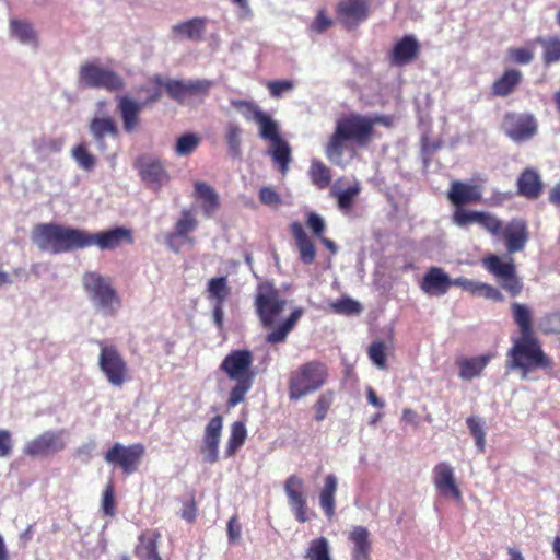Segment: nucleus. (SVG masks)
<instances>
[{
    "label": "nucleus",
    "mask_w": 560,
    "mask_h": 560,
    "mask_svg": "<svg viewBox=\"0 0 560 560\" xmlns=\"http://www.w3.org/2000/svg\"><path fill=\"white\" fill-rule=\"evenodd\" d=\"M32 240L39 249L52 254L69 253L91 246H96L100 250H114L125 243L133 242L131 231L124 226L91 233L55 223L36 225Z\"/></svg>",
    "instance_id": "f257e3e1"
},
{
    "label": "nucleus",
    "mask_w": 560,
    "mask_h": 560,
    "mask_svg": "<svg viewBox=\"0 0 560 560\" xmlns=\"http://www.w3.org/2000/svg\"><path fill=\"white\" fill-rule=\"evenodd\" d=\"M82 288L94 310L103 316H115L121 308L122 299L110 277L98 271H85Z\"/></svg>",
    "instance_id": "f03ea898"
},
{
    "label": "nucleus",
    "mask_w": 560,
    "mask_h": 560,
    "mask_svg": "<svg viewBox=\"0 0 560 560\" xmlns=\"http://www.w3.org/2000/svg\"><path fill=\"white\" fill-rule=\"evenodd\" d=\"M253 353L249 350H235L230 352L222 361L220 369L236 382L231 389L228 405L235 407L244 400L245 395L252 388L255 373L250 371Z\"/></svg>",
    "instance_id": "7ed1b4c3"
},
{
    "label": "nucleus",
    "mask_w": 560,
    "mask_h": 560,
    "mask_svg": "<svg viewBox=\"0 0 560 560\" xmlns=\"http://www.w3.org/2000/svg\"><path fill=\"white\" fill-rule=\"evenodd\" d=\"M508 357L506 368L521 370L523 378H526L528 373L535 369H546L552 365L551 360L544 353L538 340L533 335L516 338Z\"/></svg>",
    "instance_id": "20e7f679"
},
{
    "label": "nucleus",
    "mask_w": 560,
    "mask_h": 560,
    "mask_svg": "<svg viewBox=\"0 0 560 560\" xmlns=\"http://www.w3.org/2000/svg\"><path fill=\"white\" fill-rule=\"evenodd\" d=\"M328 378L324 362L313 360L300 365L289 378L288 392L291 400H299L322 388Z\"/></svg>",
    "instance_id": "39448f33"
},
{
    "label": "nucleus",
    "mask_w": 560,
    "mask_h": 560,
    "mask_svg": "<svg viewBox=\"0 0 560 560\" xmlns=\"http://www.w3.org/2000/svg\"><path fill=\"white\" fill-rule=\"evenodd\" d=\"M79 84L85 89H103L118 92L124 89L122 77L98 61H88L80 66L78 71Z\"/></svg>",
    "instance_id": "423d86ee"
},
{
    "label": "nucleus",
    "mask_w": 560,
    "mask_h": 560,
    "mask_svg": "<svg viewBox=\"0 0 560 560\" xmlns=\"http://www.w3.org/2000/svg\"><path fill=\"white\" fill-rule=\"evenodd\" d=\"M287 305L279 291L270 283H261L257 288L255 307L261 325L271 328Z\"/></svg>",
    "instance_id": "0eeeda50"
},
{
    "label": "nucleus",
    "mask_w": 560,
    "mask_h": 560,
    "mask_svg": "<svg viewBox=\"0 0 560 560\" xmlns=\"http://www.w3.org/2000/svg\"><path fill=\"white\" fill-rule=\"evenodd\" d=\"M98 368L107 382L114 387H121L128 378V365L118 349L103 341L98 342Z\"/></svg>",
    "instance_id": "6e6552de"
},
{
    "label": "nucleus",
    "mask_w": 560,
    "mask_h": 560,
    "mask_svg": "<svg viewBox=\"0 0 560 560\" xmlns=\"http://www.w3.org/2000/svg\"><path fill=\"white\" fill-rule=\"evenodd\" d=\"M381 117H369L358 114H351L337 121L336 131L338 136H342L348 141H353L359 145H364L369 142L373 127Z\"/></svg>",
    "instance_id": "1a4fd4ad"
},
{
    "label": "nucleus",
    "mask_w": 560,
    "mask_h": 560,
    "mask_svg": "<svg viewBox=\"0 0 560 560\" xmlns=\"http://www.w3.org/2000/svg\"><path fill=\"white\" fill-rule=\"evenodd\" d=\"M501 129L512 141L521 143L536 136L538 122L533 114L509 112L503 116Z\"/></svg>",
    "instance_id": "9d476101"
},
{
    "label": "nucleus",
    "mask_w": 560,
    "mask_h": 560,
    "mask_svg": "<svg viewBox=\"0 0 560 560\" xmlns=\"http://www.w3.org/2000/svg\"><path fill=\"white\" fill-rule=\"evenodd\" d=\"M483 266L511 295L515 296L521 293L523 283L516 276V268L512 259L504 261L501 257L491 255L483 260Z\"/></svg>",
    "instance_id": "9b49d317"
},
{
    "label": "nucleus",
    "mask_w": 560,
    "mask_h": 560,
    "mask_svg": "<svg viewBox=\"0 0 560 560\" xmlns=\"http://www.w3.org/2000/svg\"><path fill=\"white\" fill-rule=\"evenodd\" d=\"M144 446L140 443L122 445L115 443L105 454L107 464L118 466L127 475L135 472L144 454Z\"/></svg>",
    "instance_id": "f8f14e48"
},
{
    "label": "nucleus",
    "mask_w": 560,
    "mask_h": 560,
    "mask_svg": "<svg viewBox=\"0 0 560 560\" xmlns=\"http://www.w3.org/2000/svg\"><path fill=\"white\" fill-rule=\"evenodd\" d=\"M66 447L63 431H45L28 441L23 453L31 457H46L62 451Z\"/></svg>",
    "instance_id": "ddd939ff"
},
{
    "label": "nucleus",
    "mask_w": 560,
    "mask_h": 560,
    "mask_svg": "<svg viewBox=\"0 0 560 560\" xmlns=\"http://www.w3.org/2000/svg\"><path fill=\"white\" fill-rule=\"evenodd\" d=\"M303 488L304 480L296 475L289 476L284 482L288 504L296 521L300 523H306L310 520L307 515V501Z\"/></svg>",
    "instance_id": "4468645a"
},
{
    "label": "nucleus",
    "mask_w": 560,
    "mask_h": 560,
    "mask_svg": "<svg viewBox=\"0 0 560 560\" xmlns=\"http://www.w3.org/2000/svg\"><path fill=\"white\" fill-rule=\"evenodd\" d=\"M223 428L221 416H214L205 428V433L200 444V454L202 460L207 464H214L219 460V444Z\"/></svg>",
    "instance_id": "2eb2a0df"
},
{
    "label": "nucleus",
    "mask_w": 560,
    "mask_h": 560,
    "mask_svg": "<svg viewBox=\"0 0 560 560\" xmlns=\"http://www.w3.org/2000/svg\"><path fill=\"white\" fill-rule=\"evenodd\" d=\"M136 167L142 180L154 190H159L170 179L163 164L155 158L141 156L137 160Z\"/></svg>",
    "instance_id": "dca6fc26"
},
{
    "label": "nucleus",
    "mask_w": 560,
    "mask_h": 560,
    "mask_svg": "<svg viewBox=\"0 0 560 560\" xmlns=\"http://www.w3.org/2000/svg\"><path fill=\"white\" fill-rule=\"evenodd\" d=\"M369 16L366 0H341L337 7V20L347 28L357 27Z\"/></svg>",
    "instance_id": "f3484780"
},
{
    "label": "nucleus",
    "mask_w": 560,
    "mask_h": 560,
    "mask_svg": "<svg viewBox=\"0 0 560 560\" xmlns=\"http://www.w3.org/2000/svg\"><path fill=\"white\" fill-rule=\"evenodd\" d=\"M433 483L438 492L443 497H452L456 501L462 500V492L456 486L454 469L447 463H439L433 468Z\"/></svg>",
    "instance_id": "a211bd4d"
},
{
    "label": "nucleus",
    "mask_w": 560,
    "mask_h": 560,
    "mask_svg": "<svg viewBox=\"0 0 560 560\" xmlns=\"http://www.w3.org/2000/svg\"><path fill=\"white\" fill-rule=\"evenodd\" d=\"M452 287V278L440 267H430L420 283L421 290L431 296H442Z\"/></svg>",
    "instance_id": "6ab92c4d"
},
{
    "label": "nucleus",
    "mask_w": 560,
    "mask_h": 560,
    "mask_svg": "<svg viewBox=\"0 0 560 560\" xmlns=\"http://www.w3.org/2000/svg\"><path fill=\"white\" fill-rule=\"evenodd\" d=\"M420 51V44L413 35H405L398 40L390 51V63L405 66L413 61Z\"/></svg>",
    "instance_id": "aec40b11"
},
{
    "label": "nucleus",
    "mask_w": 560,
    "mask_h": 560,
    "mask_svg": "<svg viewBox=\"0 0 560 560\" xmlns=\"http://www.w3.org/2000/svg\"><path fill=\"white\" fill-rule=\"evenodd\" d=\"M503 237L509 254L523 250L528 241L525 221L521 219L510 221L503 230Z\"/></svg>",
    "instance_id": "412c9836"
},
{
    "label": "nucleus",
    "mask_w": 560,
    "mask_h": 560,
    "mask_svg": "<svg viewBox=\"0 0 560 560\" xmlns=\"http://www.w3.org/2000/svg\"><path fill=\"white\" fill-rule=\"evenodd\" d=\"M207 20L205 18H194L177 24L171 28V35L174 40L199 42L206 32Z\"/></svg>",
    "instance_id": "4be33fe9"
},
{
    "label": "nucleus",
    "mask_w": 560,
    "mask_h": 560,
    "mask_svg": "<svg viewBox=\"0 0 560 560\" xmlns=\"http://www.w3.org/2000/svg\"><path fill=\"white\" fill-rule=\"evenodd\" d=\"M89 128L97 149L102 152L107 150L106 137L116 139L119 133L118 127L112 117H94Z\"/></svg>",
    "instance_id": "5701e85b"
},
{
    "label": "nucleus",
    "mask_w": 560,
    "mask_h": 560,
    "mask_svg": "<svg viewBox=\"0 0 560 560\" xmlns=\"http://www.w3.org/2000/svg\"><path fill=\"white\" fill-rule=\"evenodd\" d=\"M447 195L450 201L456 207L480 201L482 197L480 188L477 185H471L459 180H454L451 184V188Z\"/></svg>",
    "instance_id": "b1692460"
},
{
    "label": "nucleus",
    "mask_w": 560,
    "mask_h": 560,
    "mask_svg": "<svg viewBox=\"0 0 560 560\" xmlns=\"http://www.w3.org/2000/svg\"><path fill=\"white\" fill-rule=\"evenodd\" d=\"M9 34L11 38L22 45L38 47V34L34 25L27 20L11 19L9 22Z\"/></svg>",
    "instance_id": "393cba45"
},
{
    "label": "nucleus",
    "mask_w": 560,
    "mask_h": 560,
    "mask_svg": "<svg viewBox=\"0 0 560 560\" xmlns=\"http://www.w3.org/2000/svg\"><path fill=\"white\" fill-rule=\"evenodd\" d=\"M352 542V560H371L372 542L370 532L364 526H354L349 534Z\"/></svg>",
    "instance_id": "a878e982"
},
{
    "label": "nucleus",
    "mask_w": 560,
    "mask_h": 560,
    "mask_svg": "<svg viewBox=\"0 0 560 560\" xmlns=\"http://www.w3.org/2000/svg\"><path fill=\"white\" fill-rule=\"evenodd\" d=\"M161 534L155 529H149L143 532L138 539V544L135 548V555L140 560H162L158 552L159 540Z\"/></svg>",
    "instance_id": "bb28decb"
},
{
    "label": "nucleus",
    "mask_w": 560,
    "mask_h": 560,
    "mask_svg": "<svg viewBox=\"0 0 560 560\" xmlns=\"http://www.w3.org/2000/svg\"><path fill=\"white\" fill-rule=\"evenodd\" d=\"M338 488V478L334 474H328L324 478V485L319 491V506L328 520L335 516L336 492Z\"/></svg>",
    "instance_id": "cd10ccee"
},
{
    "label": "nucleus",
    "mask_w": 560,
    "mask_h": 560,
    "mask_svg": "<svg viewBox=\"0 0 560 560\" xmlns=\"http://www.w3.org/2000/svg\"><path fill=\"white\" fill-rule=\"evenodd\" d=\"M491 358L492 357L490 354H483L474 358H458L456 360V365L459 369L458 376L463 381H471L472 378L480 376L482 371L490 362Z\"/></svg>",
    "instance_id": "c85d7f7f"
},
{
    "label": "nucleus",
    "mask_w": 560,
    "mask_h": 560,
    "mask_svg": "<svg viewBox=\"0 0 560 560\" xmlns=\"http://www.w3.org/2000/svg\"><path fill=\"white\" fill-rule=\"evenodd\" d=\"M195 195L200 200V206L206 218H211L219 208V195L205 182L195 183Z\"/></svg>",
    "instance_id": "c756f323"
},
{
    "label": "nucleus",
    "mask_w": 560,
    "mask_h": 560,
    "mask_svg": "<svg viewBox=\"0 0 560 560\" xmlns=\"http://www.w3.org/2000/svg\"><path fill=\"white\" fill-rule=\"evenodd\" d=\"M290 230L295 238L301 261L306 265L313 264L316 256L315 246L305 233L303 225L300 222H293Z\"/></svg>",
    "instance_id": "7c9ffc66"
},
{
    "label": "nucleus",
    "mask_w": 560,
    "mask_h": 560,
    "mask_svg": "<svg viewBox=\"0 0 560 560\" xmlns=\"http://www.w3.org/2000/svg\"><path fill=\"white\" fill-rule=\"evenodd\" d=\"M145 106V103L137 102L128 96L119 98L118 108L124 121V128L127 132L133 131L138 125V116Z\"/></svg>",
    "instance_id": "2f4dec72"
},
{
    "label": "nucleus",
    "mask_w": 560,
    "mask_h": 560,
    "mask_svg": "<svg viewBox=\"0 0 560 560\" xmlns=\"http://www.w3.org/2000/svg\"><path fill=\"white\" fill-rule=\"evenodd\" d=\"M303 313L304 311L302 307L295 308L284 322L266 335V341L270 345L284 342L299 319L302 317Z\"/></svg>",
    "instance_id": "473e14b6"
},
{
    "label": "nucleus",
    "mask_w": 560,
    "mask_h": 560,
    "mask_svg": "<svg viewBox=\"0 0 560 560\" xmlns=\"http://www.w3.org/2000/svg\"><path fill=\"white\" fill-rule=\"evenodd\" d=\"M518 192L528 199L537 198L542 189L540 176L534 170H525L517 180Z\"/></svg>",
    "instance_id": "72a5a7b5"
},
{
    "label": "nucleus",
    "mask_w": 560,
    "mask_h": 560,
    "mask_svg": "<svg viewBox=\"0 0 560 560\" xmlns=\"http://www.w3.org/2000/svg\"><path fill=\"white\" fill-rule=\"evenodd\" d=\"M347 139L338 136V131H334L326 145V156L335 165L346 166L348 161L345 159V153L348 150Z\"/></svg>",
    "instance_id": "f704fd0d"
},
{
    "label": "nucleus",
    "mask_w": 560,
    "mask_h": 560,
    "mask_svg": "<svg viewBox=\"0 0 560 560\" xmlns=\"http://www.w3.org/2000/svg\"><path fill=\"white\" fill-rule=\"evenodd\" d=\"M267 153L271 156L272 161L279 166L280 172L284 175L289 170V164L292 161L291 148L289 143L282 138L270 143Z\"/></svg>",
    "instance_id": "c9c22d12"
},
{
    "label": "nucleus",
    "mask_w": 560,
    "mask_h": 560,
    "mask_svg": "<svg viewBox=\"0 0 560 560\" xmlns=\"http://www.w3.org/2000/svg\"><path fill=\"white\" fill-rule=\"evenodd\" d=\"M522 73L518 70H506L492 85V93L497 96H508L518 85Z\"/></svg>",
    "instance_id": "e433bc0d"
},
{
    "label": "nucleus",
    "mask_w": 560,
    "mask_h": 560,
    "mask_svg": "<svg viewBox=\"0 0 560 560\" xmlns=\"http://www.w3.org/2000/svg\"><path fill=\"white\" fill-rule=\"evenodd\" d=\"M305 560H334L329 540L324 537L312 539L304 553Z\"/></svg>",
    "instance_id": "4c0bfd02"
},
{
    "label": "nucleus",
    "mask_w": 560,
    "mask_h": 560,
    "mask_svg": "<svg viewBox=\"0 0 560 560\" xmlns=\"http://www.w3.org/2000/svg\"><path fill=\"white\" fill-rule=\"evenodd\" d=\"M151 81L158 86H163L171 98L178 103L184 102L187 95L186 81L164 79L160 74L154 75Z\"/></svg>",
    "instance_id": "58836bf2"
},
{
    "label": "nucleus",
    "mask_w": 560,
    "mask_h": 560,
    "mask_svg": "<svg viewBox=\"0 0 560 560\" xmlns=\"http://www.w3.org/2000/svg\"><path fill=\"white\" fill-rule=\"evenodd\" d=\"M230 294L231 288L228 285L226 277H217L209 280L207 299L212 304H224Z\"/></svg>",
    "instance_id": "ea45409f"
},
{
    "label": "nucleus",
    "mask_w": 560,
    "mask_h": 560,
    "mask_svg": "<svg viewBox=\"0 0 560 560\" xmlns=\"http://www.w3.org/2000/svg\"><path fill=\"white\" fill-rule=\"evenodd\" d=\"M242 128L235 122H229L225 127L224 139L228 145L229 155L233 159L242 156Z\"/></svg>",
    "instance_id": "a19ab883"
},
{
    "label": "nucleus",
    "mask_w": 560,
    "mask_h": 560,
    "mask_svg": "<svg viewBox=\"0 0 560 560\" xmlns=\"http://www.w3.org/2000/svg\"><path fill=\"white\" fill-rule=\"evenodd\" d=\"M256 122L259 125V136L270 143L281 138L279 125L267 113H256Z\"/></svg>",
    "instance_id": "79ce46f5"
},
{
    "label": "nucleus",
    "mask_w": 560,
    "mask_h": 560,
    "mask_svg": "<svg viewBox=\"0 0 560 560\" xmlns=\"http://www.w3.org/2000/svg\"><path fill=\"white\" fill-rule=\"evenodd\" d=\"M512 313L514 322L520 328L521 336L533 335L530 308L525 304L515 302L512 304Z\"/></svg>",
    "instance_id": "37998d69"
},
{
    "label": "nucleus",
    "mask_w": 560,
    "mask_h": 560,
    "mask_svg": "<svg viewBox=\"0 0 560 560\" xmlns=\"http://www.w3.org/2000/svg\"><path fill=\"white\" fill-rule=\"evenodd\" d=\"M312 183L319 189H325L331 182L330 170L319 160H313L308 170Z\"/></svg>",
    "instance_id": "c03bdc74"
},
{
    "label": "nucleus",
    "mask_w": 560,
    "mask_h": 560,
    "mask_svg": "<svg viewBox=\"0 0 560 560\" xmlns=\"http://www.w3.org/2000/svg\"><path fill=\"white\" fill-rule=\"evenodd\" d=\"M246 436L247 430L245 424L241 421H235L231 427L230 438L225 447V456L232 457L244 444Z\"/></svg>",
    "instance_id": "a18cd8bd"
},
{
    "label": "nucleus",
    "mask_w": 560,
    "mask_h": 560,
    "mask_svg": "<svg viewBox=\"0 0 560 560\" xmlns=\"http://www.w3.org/2000/svg\"><path fill=\"white\" fill-rule=\"evenodd\" d=\"M535 43H538L544 48V61L547 65L560 60V38L558 37H537Z\"/></svg>",
    "instance_id": "49530a36"
},
{
    "label": "nucleus",
    "mask_w": 560,
    "mask_h": 560,
    "mask_svg": "<svg viewBox=\"0 0 560 560\" xmlns=\"http://www.w3.org/2000/svg\"><path fill=\"white\" fill-rule=\"evenodd\" d=\"M360 190V184L357 183L346 189L337 190L336 188H332L331 194L337 198L339 209L348 211L352 208Z\"/></svg>",
    "instance_id": "de8ad7c7"
},
{
    "label": "nucleus",
    "mask_w": 560,
    "mask_h": 560,
    "mask_svg": "<svg viewBox=\"0 0 560 560\" xmlns=\"http://www.w3.org/2000/svg\"><path fill=\"white\" fill-rule=\"evenodd\" d=\"M198 226V221L194 217L192 212L188 209L182 211L180 218L175 223L174 232L175 235H179L180 238L187 240L188 234L194 232Z\"/></svg>",
    "instance_id": "09e8293b"
},
{
    "label": "nucleus",
    "mask_w": 560,
    "mask_h": 560,
    "mask_svg": "<svg viewBox=\"0 0 560 560\" xmlns=\"http://www.w3.org/2000/svg\"><path fill=\"white\" fill-rule=\"evenodd\" d=\"M467 427L475 439L476 446L480 453L486 450L485 422L479 417H469L466 420Z\"/></svg>",
    "instance_id": "8fccbe9b"
},
{
    "label": "nucleus",
    "mask_w": 560,
    "mask_h": 560,
    "mask_svg": "<svg viewBox=\"0 0 560 560\" xmlns=\"http://www.w3.org/2000/svg\"><path fill=\"white\" fill-rule=\"evenodd\" d=\"M71 155L78 166L83 171L90 172L96 165V159L91 154L85 144H79L71 150Z\"/></svg>",
    "instance_id": "3c124183"
},
{
    "label": "nucleus",
    "mask_w": 560,
    "mask_h": 560,
    "mask_svg": "<svg viewBox=\"0 0 560 560\" xmlns=\"http://www.w3.org/2000/svg\"><path fill=\"white\" fill-rule=\"evenodd\" d=\"M200 138L195 133L180 136L175 143V153L178 156L190 155L199 145Z\"/></svg>",
    "instance_id": "603ef678"
},
{
    "label": "nucleus",
    "mask_w": 560,
    "mask_h": 560,
    "mask_svg": "<svg viewBox=\"0 0 560 560\" xmlns=\"http://www.w3.org/2000/svg\"><path fill=\"white\" fill-rule=\"evenodd\" d=\"M331 310L336 314L354 315L362 311V306L358 301L351 298H342L330 304Z\"/></svg>",
    "instance_id": "864d4df0"
},
{
    "label": "nucleus",
    "mask_w": 560,
    "mask_h": 560,
    "mask_svg": "<svg viewBox=\"0 0 560 560\" xmlns=\"http://www.w3.org/2000/svg\"><path fill=\"white\" fill-rule=\"evenodd\" d=\"M334 398H335V394L331 390H327V392L323 393L317 398V400L314 405L315 419L317 421H323L326 418L327 412L334 402Z\"/></svg>",
    "instance_id": "5fc2aeb1"
},
{
    "label": "nucleus",
    "mask_w": 560,
    "mask_h": 560,
    "mask_svg": "<svg viewBox=\"0 0 560 560\" xmlns=\"http://www.w3.org/2000/svg\"><path fill=\"white\" fill-rule=\"evenodd\" d=\"M544 334H560V310L546 314L539 324Z\"/></svg>",
    "instance_id": "6e6d98bb"
},
{
    "label": "nucleus",
    "mask_w": 560,
    "mask_h": 560,
    "mask_svg": "<svg viewBox=\"0 0 560 560\" xmlns=\"http://www.w3.org/2000/svg\"><path fill=\"white\" fill-rule=\"evenodd\" d=\"M477 224L489 233L497 235L502 230V222L494 214L480 211Z\"/></svg>",
    "instance_id": "4d7b16f0"
},
{
    "label": "nucleus",
    "mask_w": 560,
    "mask_h": 560,
    "mask_svg": "<svg viewBox=\"0 0 560 560\" xmlns=\"http://www.w3.org/2000/svg\"><path fill=\"white\" fill-rule=\"evenodd\" d=\"M386 346L382 341L373 342L369 347V358L381 370L386 368Z\"/></svg>",
    "instance_id": "13d9d810"
},
{
    "label": "nucleus",
    "mask_w": 560,
    "mask_h": 560,
    "mask_svg": "<svg viewBox=\"0 0 560 560\" xmlns=\"http://www.w3.org/2000/svg\"><path fill=\"white\" fill-rule=\"evenodd\" d=\"M479 213L480 211H468L458 207L453 214V222L460 228L477 224Z\"/></svg>",
    "instance_id": "bf43d9fd"
},
{
    "label": "nucleus",
    "mask_w": 560,
    "mask_h": 560,
    "mask_svg": "<svg viewBox=\"0 0 560 560\" xmlns=\"http://www.w3.org/2000/svg\"><path fill=\"white\" fill-rule=\"evenodd\" d=\"M508 57L511 61L517 65H528L534 59L532 49L524 47H514L508 50Z\"/></svg>",
    "instance_id": "052dcab7"
},
{
    "label": "nucleus",
    "mask_w": 560,
    "mask_h": 560,
    "mask_svg": "<svg viewBox=\"0 0 560 560\" xmlns=\"http://www.w3.org/2000/svg\"><path fill=\"white\" fill-rule=\"evenodd\" d=\"M232 105L244 116L246 120L256 121V113H264L259 106L247 101H233Z\"/></svg>",
    "instance_id": "680f3d73"
},
{
    "label": "nucleus",
    "mask_w": 560,
    "mask_h": 560,
    "mask_svg": "<svg viewBox=\"0 0 560 560\" xmlns=\"http://www.w3.org/2000/svg\"><path fill=\"white\" fill-rule=\"evenodd\" d=\"M212 82L209 80H188L186 81L187 95L208 94Z\"/></svg>",
    "instance_id": "e2e57ef3"
},
{
    "label": "nucleus",
    "mask_w": 560,
    "mask_h": 560,
    "mask_svg": "<svg viewBox=\"0 0 560 560\" xmlns=\"http://www.w3.org/2000/svg\"><path fill=\"white\" fill-rule=\"evenodd\" d=\"M476 295L491 301L503 300V294L495 287L483 282H479Z\"/></svg>",
    "instance_id": "0e129e2a"
},
{
    "label": "nucleus",
    "mask_w": 560,
    "mask_h": 560,
    "mask_svg": "<svg viewBox=\"0 0 560 560\" xmlns=\"http://www.w3.org/2000/svg\"><path fill=\"white\" fill-rule=\"evenodd\" d=\"M307 226L313 231L314 235L317 236L318 238L323 236L326 230L324 219L315 212H311L308 214Z\"/></svg>",
    "instance_id": "69168bd1"
},
{
    "label": "nucleus",
    "mask_w": 560,
    "mask_h": 560,
    "mask_svg": "<svg viewBox=\"0 0 560 560\" xmlns=\"http://www.w3.org/2000/svg\"><path fill=\"white\" fill-rule=\"evenodd\" d=\"M13 441L10 431L0 429V458L9 457L12 454Z\"/></svg>",
    "instance_id": "338daca9"
},
{
    "label": "nucleus",
    "mask_w": 560,
    "mask_h": 560,
    "mask_svg": "<svg viewBox=\"0 0 560 560\" xmlns=\"http://www.w3.org/2000/svg\"><path fill=\"white\" fill-rule=\"evenodd\" d=\"M267 86L272 96L279 97L283 92L291 91L294 88V84L292 81L281 80L270 81L267 83Z\"/></svg>",
    "instance_id": "774afa93"
}]
</instances>
